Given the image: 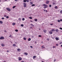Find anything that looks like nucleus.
<instances>
[{
    "mask_svg": "<svg viewBox=\"0 0 62 62\" xmlns=\"http://www.w3.org/2000/svg\"><path fill=\"white\" fill-rule=\"evenodd\" d=\"M43 6H44V8L45 9L46 8H47L48 7V6L45 4H43Z\"/></svg>",
    "mask_w": 62,
    "mask_h": 62,
    "instance_id": "1",
    "label": "nucleus"
},
{
    "mask_svg": "<svg viewBox=\"0 0 62 62\" xmlns=\"http://www.w3.org/2000/svg\"><path fill=\"white\" fill-rule=\"evenodd\" d=\"M6 8L7 10H8V11H10L11 9H10V8Z\"/></svg>",
    "mask_w": 62,
    "mask_h": 62,
    "instance_id": "2",
    "label": "nucleus"
},
{
    "mask_svg": "<svg viewBox=\"0 0 62 62\" xmlns=\"http://www.w3.org/2000/svg\"><path fill=\"white\" fill-rule=\"evenodd\" d=\"M4 37L2 36L0 37V39L2 40L3 39H4Z\"/></svg>",
    "mask_w": 62,
    "mask_h": 62,
    "instance_id": "3",
    "label": "nucleus"
},
{
    "mask_svg": "<svg viewBox=\"0 0 62 62\" xmlns=\"http://www.w3.org/2000/svg\"><path fill=\"white\" fill-rule=\"evenodd\" d=\"M24 7H26V4L25 3H24Z\"/></svg>",
    "mask_w": 62,
    "mask_h": 62,
    "instance_id": "4",
    "label": "nucleus"
},
{
    "mask_svg": "<svg viewBox=\"0 0 62 62\" xmlns=\"http://www.w3.org/2000/svg\"><path fill=\"white\" fill-rule=\"evenodd\" d=\"M49 33L50 34H53V32L51 31H49Z\"/></svg>",
    "mask_w": 62,
    "mask_h": 62,
    "instance_id": "5",
    "label": "nucleus"
},
{
    "mask_svg": "<svg viewBox=\"0 0 62 62\" xmlns=\"http://www.w3.org/2000/svg\"><path fill=\"white\" fill-rule=\"evenodd\" d=\"M22 59L21 58V57H19L18 58V60L20 61H21V60H22Z\"/></svg>",
    "mask_w": 62,
    "mask_h": 62,
    "instance_id": "6",
    "label": "nucleus"
},
{
    "mask_svg": "<svg viewBox=\"0 0 62 62\" xmlns=\"http://www.w3.org/2000/svg\"><path fill=\"white\" fill-rule=\"evenodd\" d=\"M55 39L56 40H59V39H58V38L56 37L55 38Z\"/></svg>",
    "mask_w": 62,
    "mask_h": 62,
    "instance_id": "7",
    "label": "nucleus"
},
{
    "mask_svg": "<svg viewBox=\"0 0 62 62\" xmlns=\"http://www.w3.org/2000/svg\"><path fill=\"white\" fill-rule=\"evenodd\" d=\"M24 54H25V55H28V53H24Z\"/></svg>",
    "mask_w": 62,
    "mask_h": 62,
    "instance_id": "8",
    "label": "nucleus"
},
{
    "mask_svg": "<svg viewBox=\"0 0 62 62\" xmlns=\"http://www.w3.org/2000/svg\"><path fill=\"white\" fill-rule=\"evenodd\" d=\"M12 24L13 25H15L16 24V23H12Z\"/></svg>",
    "mask_w": 62,
    "mask_h": 62,
    "instance_id": "9",
    "label": "nucleus"
},
{
    "mask_svg": "<svg viewBox=\"0 0 62 62\" xmlns=\"http://www.w3.org/2000/svg\"><path fill=\"white\" fill-rule=\"evenodd\" d=\"M49 3V1H46V4H48Z\"/></svg>",
    "mask_w": 62,
    "mask_h": 62,
    "instance_id": "10",
    "label": "nucleus"
},
{
    "mask_svg": "<svg viewBox=\"0 0 62 62\" xmlns=\"http://www.w3.org/2000/svg\"><path fill=\"white\" fill-rule=\"evenodd\" d=\"M20 50H21V49L20 48H18V49H17V50L18 51H19H19H20Z\"/></svg>",
    "mask_w": 62,
    "mask_h": 62,
    "instance_id": "11",
    "label": "nucleus"
},
{
    "mask_svg": "<svg viewBox=\"0 0 62 62\" xmlns=\"http://www.w3.org/2000/svg\"><path fill=\"white\" fill-rule=\"evenodd\" d=\"M28 40L29 41H30L31 40V39L30 38H29L28 39Z\"/></svg>",
    "mask_w": 62,
    "mask_h": 62,
    "instance_id": "12",
    "label": "nucleus"
},
{
    "mask_svg": "<svg viewBox=\"0 0 62 62\" xmlns=\"http://www.w3.org/2000/svg\"><path fill=\"white\" fill-rule=\"evenodd\" d=\"M18 20L20 21H21L22 20V19H21V18H19L18 19Z\"/></svg>",
    "mask_w": 62,
    "mask_h": 62,
    "instance_id": "13",
    "label": "nucleus"
},
{
    "mask_svg": "<svg viewBox=\"0 0 62 62\" xmlns=\"http://www.w3.org/2000/svg\"><path fill=\"white\" fill-rule=\"evenodd\" d=\"M43 32H45V33H46V30H44L43 31Z\"/></svg>",
    "mask_w": 62,
    "mask_h": 62,
    "instance_id": "14",
    "label": "nucleus"
},
{
    "mask_svg": "<svg viewBox=\"0 0 62 62\" xmlns=\"http://www.w3.org/2000/svg\"><path fill=\"white\" fill-rule=\"evenodd\" d=\"M3 23V22L2 21H0V23L1 24H2V23Z\"/></svg>",
    "mask_w": 62,
    "mask_h": 62,
    "instance_id": "15",
    "label": "nucleus"
},
{
    "mask_svg": "<svg viewBox=\"0 0 62 62\" xmlns=\"http://www.w3.org/2000/svg\"><path fill=\"white\" fill-rule=\"evenodd\" d=\"M55 31V30L54 29H53L52 30V31Z\"/></svg>",
    "mask_w": 62,
    "mask_h": 62,
    "instance_id": "16",
    "label": "nucleus"
},
{
    "mask_svg": "<svg viewBox=\"0 0 62 62\" xmlns=\"http://www.w3.org/2000/svg\"><path fill=\"white\" fill-rule=\"evenodd\" d=\"M56 31L57 32H58V31H59V30H58V29H56Z\"/></svg>",
    "mask_w": 62,
    "mask_h": 62,
    "instance_id": "17",
    "label": "nucleus"
},
{
    "mask_svg": "<svg viewBox=\"0 0 62 62\" xmlns=\"http://www.w3.org/2000/svg\"><path fill=\"white\" fill-rule=\"evenodd\" d=\"M1 45L3 47H4V44H2Z\"/></svg>",
    "mask_w": 62,
    "mask_h": 62,
    "instance_id": "18",
    "label": "nucleus"
},
{
    "mask_svg": "<svg viewBox=\"0 0 62 62\" xmlns=\"http://www.w3.org/2000/svg\"><path fill=\"white\" fill-rule=\"evenodd\" d=\"M34 21L35 22H37V21H38V19H34Z\"/></svg>",
    "mask_w": 62,
    "mask_h": 62,
    "instance_id": "19",
    "label": "nucleus"
},
{
    "mask_svg": "<svg viewBox=\"0 0 62 62\" xmlns=\"http://www.w3.org/2000/svg\"><path fill=\"white\" fill-rule=\"evenodd\" d=\"M36 57V56H34L33 57V59H34Z\"/></svg>",
    "mask_w": 62,
    "mask_h": 62,
    "instance_id": "20",
    "label": "nucleus"
},
{
    "mask_svg": "<svg viewBox=\"0 0 62 62\" xmlns=\"http://www.w3.org/2000/svg\"><path fill=\"white\" fill-rule=\"evenodd\" d=\"M55 2H53V5H55Z\"/></svg>",
    "mask_w": 62,
    "mask_h": 62,
    "instance_id": "21",
    "label": "nucleus"
},
{
    "mask_svg": "<svg viewBox=\"0 0 62 62\" xmlns=\"http://www.w3.org/2000/svg\"><path fill=\"white\" fill-rule=\"evenodd\" d=\"M25 20V19H24V18H22V21H24Z\"/></svg>",
    "mask_w": 62,
    "mask_h": 62,
    "instance_id": "22",
    "label": "nucleus"
},
{
    "mask_svg": "<svg viewBox=\"0 0 62 62\" xmlns=\"http://www.w3.org/2000/svg\"><path fill=\"white\" fill-rule=\"evenodd\" d=\"M23 39L24 40H26V39L25 38H24Z\"/></svg>",
    "mask_w": 62,
    "mask_h": 62,
    "instance_id": "23",
    "label": "nucleus"
},
{
    "mask_svg": "<svg viewBox=\"0 0 62 62\" xmlns=\"http://www.w3.org/2000/svg\"><path fill=\"white\" fill-rule=\"evenodd\" d=\"M6 17L7 19H8V18H9V16H7Z\"/></svg>",
    "mask_w": 62,
    "mask_h": 62,
    "instance_id": "24",
    "label": "nucleus"
},
{
    "mask_svg": "<svg viewBox=\"0 0 62 62\" xmlns=\"http://www.w3.org/2000/svg\"><path fill=\"white\" fill-rule=\"evenodd\" d=\"M31 25L32 26H34V25H33V24H31Z\"/></svg>",
    "mask_w": 62,
    "mask_h": 62,
    "instance_id": "25",
    "label": "nucleus"
},
{
    "mask_svg": "<svg viewBox=\"0 0 62 62\" xmlns=\"http://www.w3.org/2000/svg\"><path fill=\"white\" fill-rule=\"evenodd\" d=\"M29 18L30 19H32V17H29Z\"/></svg>",
    "mask_w": 62,
    "mask_h": 62,
    "instance_id": "26",
    "label": "nucleus"
},
{
    "mask_svg": "<svg viewBox=\"0 0 62 62\" xmlns=\"http://www.w3.org/2000/svg\"><path fill=\"white\" fill-rule=\"evenodd\" d=\"M16 6H14L13 7V8H16Z\"/></svg>",
    "mask_w": 62,
    "mask_h": 62,
    "instance_id": "27",
    "label": "nucleus"
},
{
    "mask_svg": "<svg viewBox=\"0 0 62 62\" xmlns=\"http://www.w3.org/2000/svg\"><path fill=\"white\" fill-rule=\"evenodd\" d=\"M15 31H16V32H18V30H15Z\"/></svg>",
    "mask_w": 62,
    "mask_h": 62,
    "instance_id": "28",
    "label": "nucleus"
},
{
    "mask_svg": "<svg viewBox=\"0 0 62 62\" xmlns=\"http://www.w3.org/2000/svg\"><path fill=\"white\" fill-rule=\"evenodd\" d=\"M16 45L15 44H13V46H16Z\"/></svg>",
    "mask_w": 62,
    "mask_h": 62,
    "instance_id": "29",
    "label": "nucleus"
},
{
    "mask_svg": "<svg viewBox=\"0 0 62 62\" xmlns=\"http://www.w3.org/2000/svg\"><path fill=\"white\" fill-rule=\"evenodd\" d=\"M55 8H56V9H57V6H55Z\"/></svg>",
    "mask_w": 62,
    "mask_h": 62,
    "instance_id": "30",
    "label": "nucleus"
},
{
    "mask_svg": "<svg viewBox=\"0 0 62 62\" xmlns=\"http://www.w3.org/2000/svg\"><path fill=\"white\" fill-rule=\"evenodd\" d=\"M30 3L31 4H33V2H30Z\"/></svg>",
    "mask_w": 62,
    "mask_h": 62,
    "instance_id": "31",
    "label": "nucleus"
},
{
    "mask_svg": "<svg viewBox=\"0 0 62 62\" xmlns=\"http://www.w3.org/2000/svg\"><path fill=\"white\" fill-rule=\"evenodd\" d=\"M21 26H22V27H23V24H22L21 25Z\"/></svg>",
    "mask_w": 62,
    "mask_h": 62,
    "instance_id": "32",
    "label": "nucleus"
},
{
    "mask_svg": "<svg viewBox=\"0 0 62 62\" xmlns=\"http://www.w3.org/2000/svg\"><path fill=\"white\" fill-rule=\"evenodd\" d=\"M24 2H26V1L25 0H23Z\"/></svg>",
    "mask_w": 62,
    "mask_h": 62,
    "instance_id": "33",
    "label": "nucleus"
},
{
    "mask_svg": "<svg viewBox=\"0 0 62 62\" xmlns=\"http://www.w3.org/2000/svg\"><path fill=\"white\" fill-rule=\"evenodd\" d=\"M56 47L55 46H53V48H55Z\"/></svg>",
    "mask_w": 62,
    "mask_h": 62,
    "instance_id": "34",
    "label": "nucleus"
},
{
    "mask_svg": "<svg viewBox=\"0 0 62 62\" xmlns=\"http://www.w3.org/2000/svg\"><path fill=\"white\" fill-rule=\"evenodd\" d=\"M32 6H35V4H32L31 5Z\"/></svg>",
    "mask_w": 62,
    "mask_h": 62,
    "instance_id": "35",
    "label": "nucleus"
},
{
    "mask_svg": "<svg viewBox=\"0 0 62 62\" xmlns=\"http://www.w3.org/2000/svg\"><path fill=\"white\" fill-rule=\"evenodd\" d=\"M26 2H29V0H26Z\"/></svg>",
    "mask_w": 62,
    "mask_h": 62,
    "instance_id": "36",
    "label": "nucleus"
},
{
    "mask_svg": "<svg viewBox=\"0 0 62 62\" xmlns=\"http://www.w3.org/2000/svg\"><path fill=\"white\" fill-rule=\"evenodd\" d=\"M12 35H10L9 36V37H11Z\"/></svg>",
    "mask_w": 62,
    "mask_h": 62,
    "instance_id": "37",
    "label": "nucleus"
},
{
    "mask_svg": "<svg viewBox=\"0 0 62 62\" xmlns=\"http://www.w3.org/2000/svg\"><path fill=\"white\" fill-rule=\"evenodd\" d=\"M60 12L61 13H62V10L60 11Z\"/></svg>",
    "mask_w": 62,
    "mask_h": 62,
    "instance_id": "38",
    "label": "nucleus"
},
{
    "mask_svg": "<svg viewBox=\"0 0 62 62\" xmlns=\"http://www.w3.org/2000/svg\"><path fill=\"white\" fill-rule=\"evenodd\" d=\"M47 40H48V41H49V39L48 38L47 39Z\"/></svg>",
    "mask_w": 62,
    "mask_h": 62,
    "instance_id": "39",
    "label": "nucleus"
},
{
    "mask_svg": "<svg viewBox=\"0 0 62 62\" xmlns=\"http://www.w3.org/2000/svg\"><path fill=\"white\" fill-rule=\"evenodd\" d=\"M1 19H2V20H4V17H2V18H1Z\"/></svg>",
    "mask_w": 62,
    "mask_h": 62,
    "instance_id": "40",
    "label": "nucleus"
},
{
    "mask_svg": "<svg viewBox=\"0 0 62 62\" xmlns=\"http://www.w3.org/2000/svg\"><path fill=\"white\" fill-rule=\"evenodd\" d=\"M60 20H58V22H60Z\"/></svg>",
    "mask_w": 62,
    "mask_h": 62,
    "instance_id": "41",
    "label": "nucleus"
},
{
    "mask_svg": "<svg viewBox=\"0 0 62 62\" xmlns=\"http://www.w3.org/2000/svg\"><path fill=\"white\" fill-rule=\"evenodd\" d=\"M52 7V6L51 5H49V7H50V8H51Z\"/></svg>",
    "mask_w": 62,
    "mask_h": 62,
    "instance_id": "42",
    "label": "nucleus"
},
{
    "mask_svg": "<svg viewBox=\"0 0 62 62\" xmlns=\"http://www.w3.org/2000/svg\"><path fill=\"white\" fill-rule=\"evenodd\" d=\"M4 17H6V16H7V15H5L4 16Z\"/></svg>",
    "mask_w": 62,
    "mask_h": 62,
    "instance_id": "43",
    "label": "nucleus"
},
{
    "mask_svg": "<svg viewBox=\"0 0 62 62\" xmlns=\"http://www.w3.org/2000/svg\"><path fill=\"white\" fill-rule=\"evenodd\" d=\"M56 61V59H54V62H55Z\"/></svg>",
    "mask_w": 62,
    "mask_h": 62,
    "instance_id": "44",
    "label": "nucleus"
},
{
    "mask_svg": "<svg viewBox=\"0 0 62 62\" xmlns=\"http://www.w3.org/2000/svg\"><path fill=\"white\" fill-rule=\"evenodd\" d=\"M60 29H61V30H62V28H60Z\"/></svg>",
    "mask_w": 62,
    "mask_h": 62,
    "instance_id": "45",
    "label": "nucleus"
},
{
    "mask_svg": "<svg viewBox=\"0 0 62 62\" xmlns=\"http://www.w3.org/2000/svg\"><path fill=\"white\" fill-rule=\"evenodd\" d=\"M39 37H41V35H39Z\"/></svg>",
    "mask_w": 62,
    "mask_h": 62,
    "instance_id": "46",
    "label": "nucleus"
},
{
    "mask_svg": "<svg viewBox=\"0 0 62 62\" xmlns=\"http://www.w3.org/2000/svg\"><path fill=\"white\" fill-rule=\"evenodd\" d=\"M31 48H33V47L32 46H30Z\"/></svg>",
    "mask_w": 62,
    "mask_h": 62,
    "instance_id": "47",
    "label": "nucleus"
},
{
    "mask_svg": "<svg viewBox=\"0 0 62 62\" xmlns=\"http://www.w3.org/2000/svg\"><path fill=\"white\" fill-rule=\"evenodd\" d=\"M56 46H58V44H56Z\"/></svg>",
    "mask_w": 62,
    "mask_h": 62,
    "instance_id": "48",
    "label": "nucleus"
},
{
    "mask_svg": "<svg viewBox=\"0 0 62 62\" xmlns=\"http://www.w3.org/2000/svg\"><path fill=\"white\" fill-rule=\"evenodd\" d=\"M4 32H5V33H7V31H5Z\"/></svg>",
    "mask_w": 62,
    "mask_h": 62,
    "instance_id": "49",
    "label": "nucleus"
},
{
    "mask_svg": "<svg viewBox=\"0 0 62 62\" xmlns=\"http://www.w3.org/2000/svg\"><path fill=\"white\" fill-rule=\"evenodd\" d=\"M60 21H61L62 22V19H60Z\"/></svg>",
    "mask_w": 62,
    "mask_h": 62,
    "instance_id": "50",
    "label": "nucleus"
},
{
    "mask_svg": "<svg viewBox=\"0 0 62 62\" xmlns=\"http://www.w3.org/2000/svg\"><path fill=\"white\" fill-rule=\"evenodd\" d=\"M18 0H15V1H18Z\"/></svg>",
    "mask_w": 62,
    "mask_h": 62,
    "instance_id": "51",
    "label": "nucleus"
},
{
    "mask_svg": "<svg viewBox=\"0 0 62 62\" xmlns=\"http://www.w3.org/2000/svg\"><path fill=\"white\" fill-rule=\"evenodd\" d=\"M43 48H45L44 47H43L42 48V49H43Z\"/></svg>",
    "mask_w": 62,
    "mask_h": 62,
    "instance_id": "52",
    "label": "nucleus"
},
{
    "mask_svg": "<svg viewBox=\"0 0 62 62\" xmlns=\"http://www.w3.org/2000/svg\"><path fill=\"white\" fill-rule=\"evenodd\" d=\"M62 43V42H61L60 43V44H61Z\"/></svg>",
    "mask_w": 62,
    "mask_h": 62,
    "instance_id": "53",
    "label": "nucleus"
},
{
    "mask_svg": "<svg viewBox=\"0 0 62 62\" xmlns=\"http://www.w3.org/2000/svg\"><path fill=\"white\" fill-rule=\"evenodd\" d=\"M46 12H48V11H47V10H46Z\"/></svg>",
    "mask_w": 62,
    "mask_h": 62,
    "instance_id": "54",
    "label": "nucleus"
},
{
    "mask_svg": "<svg viewBox=\"0 0 62 62\" xmlns=\"http://www.w3.org/2000/svg\"><path fill=\"white\" fill-rule=\"evenodd\" d=\"M44 47V46H43L41 47Z\"/></svg>",
    "mask_w": 62,
    "mask_h": 62,
    "instance_id": "55",
    "label": "nucleus"
},
{
    "mask_svg": "<svg viewBox=\"0 0 62 62\" xmlns=\"http://www.w3.org/2000/svg\"><path fill=\"white\" fill-rule=\"evenodd\" d=\"M50 24V25H53V24Z\"/></svg>",
    "mask_w": 62,
    "mask_h": 62,
    "instance_id": "56",
    "label": "nucleus"
},
{
    "mask_svg": "<svg viewBox=\"0 0 62 62\" xmlns=\"http://www.w3.org/2000/svg\"><path fill=\"white\" fill-rule=\"evenodd\" d=\"M44 11H45V9H44Z\"/></svg>",
    "mask_w": 62,
    "mask_h": 62,
    "instance_id": "57",
    "label": "nucleus"
},
{
    "mask_svg": "<svg viewBox=\"0 0 62 62\" xmlns=\"http://www.w3.org/2000/svg\"><path fill=\"white\" fill-rule=\"evenodd\" d=\"M3 62H6V61H3Z\"/></svg>",
    "mask_w": 62,
    "mask_h": 62,
    "instance_id": "58",
    "label": "nucleus"
},
{
    "mask_svg": "<svg viewBox=\"0 0 62 62\" xmlns=\"http://www.w3.org/2000/svg\"><path fill=\"white\" fill-rule=\"evenodd\" d=\"M21 62H24V61H22Z\"/></svg>",
    "mask_w": 62,
    "mask_h": 62,
    "instance_id": "59",
    "label": "nucleus"
},
{
    "mask_svg": "<svg viewBox=\"0 0 62 62\" xmlns=\"http://www.w3.org/2000/svg\"><path fill=\"white\" fill-rule=\"evenodd\" d=\"M30 21L31 22H33V21Z\"/></svg>",
    "mask_w": 62,
    "mask_h": 62,
    "instance_id": "60",
    "label": "nucleus"
},
{
    "mask_svg": "<svg viewBox=\"0 0 62 62\" xmlns=\"http://www.w3.org/2000/svg\"><path fill=\"white\" fill-rule=\"evenodd\" d=\"M61 46L62 47V45H61Z\"/></svg>",
    "mask_w": 62,
    "mask_h": 62,
    "instance_id": "61",
    "label": "nucleus"
},
{
    "mask_svg": "<svg viewBox=\"0 0 62 62\" xmlns=\"http://www.w3.org/2000/svg\"><path fill=\"white\" fill-rule=\"evenodd\" d=\"M30 28H32V27H30Z\"/></svg>",
    "mask_w": 62,
    "mask_h": 62,
    "instance_id": "62",
    "label": "nucleus"
},
{
    "mask_svg": "<svg viewBox=\"0 0 62 62\" xmlns=\"http://www.w3.org/2000/svg\"><path fill=\"white\" fill-rule=\"evenodd\" d=\"M7 52H8V51H7Z\"/></svg>",
    "mask_w": 62,
    "mask_h": 62,
    "instance_id": "63",
    "label": "nucleus"
},
{
    "mask_svg": "<svg viewBox=\"0 0 62 62\" xmlns=\"http://www.w3.org/2000/svg\"><path fill=\"white\" fill-rule=\"evenodd\" d=\"M42 62H43V61H42Z\"/></svg>",
    "mask_w": 62,
    "mask_h": 62,
    "instance_id": "64",
    "label": "nucleus"
}]
</instances>
